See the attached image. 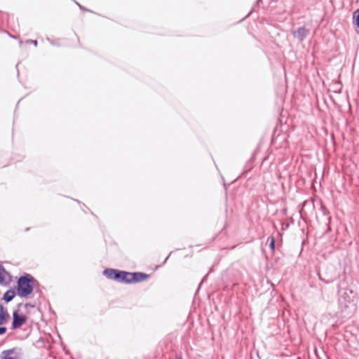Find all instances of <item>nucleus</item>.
I'll use <instances>...</instances> for the list:
<instances>
[{
    "mask_svg": "<svg viewBox=\"0 0 359 359\" xmlns=\"http://www.w3.org/2000/svg\"><path fill=\"white\" fill-rule=\"evenodd\" d=\"M35 281L30 275L22 276L18 281V294L20 297H27L33 290V283Z\"/></svg>",
    "mask_w": 359,
    "mask_h": 359,
    "instance_id": "1",
    "label": "nucleus"
},
{
    "mask_svg": "<svg viewBox=\"0 0 359 359\" xmlns=\"http://www.w3.org/2000/svg\"><path fill=\"white\" fill-rule=\"evenodd\" d=\"M353 297V292L349 289H344L340 294L339 302L341 305L344 304L345 308L348 309L346 312H354V311L351 310V308L355 306Z\"/></svg>",
    "mask_w": 359,
    "mask_h": 359,
    "instance_id": "2",
    "label": "nucleus"
},
{
    "mask_svg": "<svg viewBox=\"0 0 359 359\" xmlns=\"http://www.w3.org/2000/svg\"><path fill=\"white\" fill-rule=\"evenodd\" d=\"M309 31L305 27H299L292 32L294 38L297 39L299 41H302L308 35Z\"/></svg>",
    "mask_w": 359,
    "mask_h": 359,
    "instance_id": "3",
    "label": "nucleus"
},
{
    "mask_svg": "<svg viewBox=\"0 0 359 359\" xmlns=\"http://www.w3.org/2000/svg\"><path fill=\"white\" fill-rule=\"evenodd\" d=\"M148 275L141 272L130 273V283L141 282L146 280Z\"/></svg>",
    "mask_w": 359,
    "mask_h": 359,
    "instance_id": "4",
    "label": "nucleus"
},
{
    "mask_svg": "<svg viewBox=\"0 0 359 359\" xmlns=\"http://www.w3.org/2000/svg\"><path fill=\"white\" fill-rule=\"evenodd\" d=\"M27 320L25 316H13L12 327L13 329L20 327Z\"/></svg>",
    "mask_w": 359,
    "mask_h": 359,
    "instance_id": "5",
    "label": "nucleus"
},
{
    "mask_svg": "<svg viewBox=\"0 0 359 359\" xmlns=\"http://www.w3.org/2000/svg\"><path fill=\"white\" fill-rule=\"evenodd\" d=\"M118 277H116V281L120 283H130V272L118 271Z\"/></svg>",
    "mask_w": 359,
    "mask_h": 359,
    "instance_id": "6",
    "label": "nucleus"
},
{
    "mask_svg": "<svg viewBox=\"0 0 359 359\" xmlns=\"http://www.w3.org/2000/svg\"><path fill=\"white\" fill-rule=\"evenodd\" d=\"M118 270H116V269H107L104 270L103 274L107 278L116 280V277H118Z\"/></svg>",
    "mask_w": 359,
    "mask_h": 359,
    "instance_id": "7",
    "label": "nucleus"
},
{
    "mask_svg": "<svg viewBox=\"0 0 359 359\" xmlns=\"http://www.w3.org/2000/svg\"><path fill=\"white\" fill-rule=\"evenodd\" d=\"M7 276V271L5 270L4 266L0 264V284L2 285L6 282Z\"/></svg>",
    "mask_w": 359,
    "mask_h": 359,
    "instance_id": "8",
    "label": "nucleus"
},
{
    "mask_svg": "<svg viewBox=\"0 0 359 359\" xmlns=\"http://www.w3.org/2000/svg\"><path fill=\"white\" fill-rule=\"evenodd\" d=\"M14 297H15L14 291L8 290L5 293L4 299L6 300V302H10L13 299Z\"/></svg>",
    "mask_w": 359,
    "mask_h": 359,
    "instance_id": "9",
    "label": "nucleus"
},
{
    "mask_svg": "<svg viewBox=\"0 0 359 359\" xmlns=\"http://www.w3.org/2000/svg\"><path fill=\"white\" fill-rule=\"evenodd\" d=\"M354 18H355V24L359 27V10L355 12Z\"/></svg>",
    "mask_w": 359,
    "mask_h": 359,
    "instance_id": "10",
    "label": "nucleus"
},
{
    "mask_svg": "<svg viewBox=\"0 0 359 359\" xmlns=\"http://www.w3.org/2000/svg\"><path fill=\"white\" fill-rule=\"evenodd\" d=\"M270 240V248L272 249V250H274V248H275V240H274V238L273 237H270L269 238Z\"/></svg>",
    "mask_w": 359,
    "mask_h": 359,
    "instance_id": "11",
    "label": "nucleus"
},
{
    "mask_svg": "<svg viewBox=\"0 0 359 359\" xmlns=\"http://www.w3.org/2000/svg\"><path fill=\"white\" fill-rule=\"evenodd\" d=\"M9 316H0V325H2Z\"/></svg>",
    "mask_w": 359,
    "mask_h": 359,
    "instance_id": "12",
    "label": "nucleus"
},
{
    "mask_svg": "<svg viewBox=\"0 0 359 359\" xmlns=\"http://www.w3.org/2000/svg\"><path fill=\"white\" fill-rule=\"evenodd\" d=\"M6 328L4 327H0V334H3L6 332Z\"/></svg>",
    "mask_w": 359,
    "mask_h": 359,
    "instance_id": "13",
    "label": "nucleus"
},
{
    "mask_svg": "<svg viewBox=\"0 0 359 359\" xmlns=\"http://www.w3.org/2000/svg\"><path fill=\"white\" fill-rule=\"evenodd\" d=\"M0 314H4V308L1 305H0Z\"/></svg>",
    "mask_w": 359,
    "mask_h": 359,
    "instance_id": "14",
    "label": "nucleus"
},
{
    "mask_svg": "<svg viewBox=\"0 0 359 359\" xmlns=\"http://www.w3.org/2000/svg\"><path fill=\"white\" fill-rule=\"evenodd\" d=\"M31 43H32V44H34L35 46H36L37 45V41L36 40H32V41H30Z\"/></svg>",
    "mask_w": 359,
    "mask_h": 359,
    "instance_id": "15",
    "label": "nucleus"
},
{
    "mask_svg": "<svg viewBox=\"0 0 359 359\" xmlns=\"http://www.w3.org/2000/svg\"><path fill=\"white\" fill-rule=\"evenodd\" d=\"M13 315L18 314V313H17V311H14V312L13 313Z\"/></svg>",
    "mask_w": 359,
    "mask_h": 359,
    "instance_id": "16",
    "label": "nucleus"
},
{
    "mask_svg": "<svg viewBox=\"0 0 359 359\" xmlns=\"http://www.w3.org/2000/svg\"><path fill=\"white\" fill-rule=\"evenodd\" d=\"M78 5H79L80 8L83 9V8H82V6L81 5H79V4H78Z\"/></svg>",
    "mask_w": 359,
    "mask_h": 359,
    "instance_id": "17",
    "label": "nucleus"
},
{
    "mask_svg": "<svg viewBox=\"0 0 359 359\" xmlns=\"http://www.w3.org/2000/svg\"><path fill=\"white\" fill-rule=\"evenodd\" d=\"M318 276H319L320 279L323 280V278H322V277H320V274H318Z\"/></svg>",
    "mask_w": 359,
    "mask_h": 359,
    "instance_id": "18",
    "label": "nucleus"
},
{
    "mask_svg": "<svg viewBox=\"0 0 359 359\" xmlns=\"http://www.w3.org/2000/svg\"><path fill=\"white\" fill-rule=\"evenodd\" d=\"M175 359H180V358H175Z\"/></svg>",
    "mask_w": 359,
    "mask_h": 359,
    "instance_id": "19",
    "label": "nucleus"
}]
</instances>
